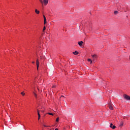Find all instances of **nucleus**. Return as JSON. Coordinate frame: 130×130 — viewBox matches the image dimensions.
<instances>
[{
    "label": "nucleus",
    "mask_w": 130,
    "mask_h": 130,
    "mask_svg": "<svg viewBox=\"0 0 130 130\" xmlns=\"http://www.w3.org/2000/svg\"><path fill=\"white\" fill-rule=\"evenodd\" d=\"M123 97L124 99H126V100H130V96L127 95V94H124Z\"/></svg>",
    "instance_id": "f257e3e1"
},
{
    "label": "nucleus",
    "mask_w": 130,
    "mask_h": 130,
    "mask_svg": "<svg viewBox=\"0 0 130 130\" xmlns=\"http://www.w3.org/2000/svg\"><path fill=\"white\" fill-rule=\"evenodd\" d=\"M36 63H37V69L38 71V69H39V60H38V59H37Z\"/></svg>",
    "instance_id": "f03ea898"
},
{
    "label": "nucleus",
    "mask_w": 130,
    "mask_h": 130,
    "mask_svg": "<svg viewBox=\"0 0 130 130\" xmlns=\"http://www.w3.org/2000/svg\"><path fill=\"white\" fill-rule=\"evenodd\" d=\"M43 4H44L45 6H47V4H48V0H43Z\"/></svg>",
    "instance_id": "7ed1b4c3"
},
{
    "label": "nucleus",
    "mask_w": 130,
    "mask_h": 130,
    "mask_svg": "<svg viewBox=\"0 0 130 130\" xmlns=\"http://www.w3.org/2000/svg\"><path fill=\"white\" fill-rule=\"evenodd\" d=\"M110 127L112 128L113 129H114V128H115L116 127V126L115 125H113V124L111 123L110 124Z\"/></svg>",
    "instance_id": "20e7f679"
},
{
    "label": "nucleus",
    "mask_w": 130,
    "mask_h": 130,
    "mask_svg": "<svg viewBox=\"0 0 130 130\" xmlns=\"http://www.w3.org/2000/svg\"><path fill=\"white\" fill-rule=\"evenodd\" d=\"M109 107L111 110H113V107H112V105H111V104H109Z\"/></svg>",
    "instance_id": "39448f33"
},
{
    "label": "nucleus",
    "mask_w": 130,
    "mask_h": 130,
    "mask_svg": "<svg viewBox=\"0 0 130 130\" xmlns=\"http://www.w3.org/2000/svg\"><path fill=\"white\" fill-rule=\"evenodd\" d=\"M83 43H84L83 41H80L78 42V45L79 46H83Z\"/></svg>",
    "instance_id": "423d86ee"
},
{
    "label": "nucleus",
    "mask_w": 130,
    "mask_h": 130,
    "mask_svg": "<svg viewBox=\"0 0 130 130\" xmlns=\"http://www.w3.org/2000/svg\"><path fill=\"white\" fill-rule=\"evenodd\" d=\"M44 17V24L45 25L46 24V17H45V16L43 15Z\"/></svg>",
    "instance_id": "0eeeda50"
},
{
    "label": "nucleus",
    "mask_w": 130,
    "mask_h": 130,
    "mask_svg": "<svg viewBox=\"0 0 130 130\" xmlns=\"http://www.w3.org/2000/svg\"><path fill=\"white\" fill-rule=\"evenodd\" d=\"M73 54H74L75 55H77V54H79V52L75 51V52H73Z\"/></svg>",
    "instance_id": "6e6552de"
},
{
    "label": "nucleus",
    "mask_w": 130,
    "mask_h": 130,
    "mask_svg": "<svg viewBox=\"0 0 130 130\" xmlns=\"http://www.w3.org/2000/svg\"><path fill=\"white\" fill-rule=\"evenodd\" d=\"M35 13L36 14H39L40 13V11H38L37 9L35 10Z\"/></svg>",
    "instance_id": "1a4fd4ad"
},
{
    "label": "nucleus",
    "mask_w": 130,
    "mask_h": 130,
    "mask_svg": "<svg viewBox=\"0 0 130 130\" xmlns=\"http://www.w3.org/2000/svg\"><path fill=\"white\" fill-rule=\"evenodd\" d=\"M92 57H93L94 58H96L97 55H96V54L92 55Z\"/></svg>",
    "instance_id": "9d476101"
},
{
    "label": "nucleus",
    "mask_w": 130,
    "mask_h": 130,
    "mask_svg": "<svg viewBox=\"0 0 130 130\" xmlns=\"http://www.w3.org/2000/svg\"><path fill=\"white\" fill-rule=\"evenodd\" d=\"M114 13L115 14V15H117V14H118V11H114Z\"/></svg>",
    "instance_id": "9b49d317"
},
{
    "label": "nucleus",
    "mask_w": 130,
    "mask_h": 130,
    "mask_svg": "<svg viewBox=\"0 0 130 130\" xmlns=\"http://www.w3.org/2000/svg\"><path fill=\"white\" fill-rule=\"evenodd\" d=\"M33 93H34V95H35L36 98H37V94L35 92H34Z\"/></svg>",
    "instance_id": "f8f14e48"
},
{
    "label": "nucleus",
    "mask_w": 130,
    "mask_h": 130,
    "mask_svg": "<svg viewBox=\"0 0 130 130\" xmlns=\"http://www.w3.org/2000/svg\"><path fill=\"white\" fill-rule=\"evenodd\" d=\"M21 94L22 95V96H25V93H24V92H21Z\"/></svg>",
    "instance_id": "ddd939ff"
},
{
    "label": "nucleus",
    "mask_w": 130,
    "mask_h": 130,
    "mask_svg": "<svg viewBox=\"0 0 130 130\" xmlns=\"http://www.w3.org/2000/svg\"><path fill=\"white\" fill-rule=\"evenodd\" d=\"M46 27L45 26H44L43 29V32H44V30H46Z\"/></svg>",
    "instance_id": "4468645a"
},
{
    "label": "nucleus",
    "mask_w": 130,
    "mask_h": 130,
    "mask_svg": "<svg viewBox=\"0 0 130 130\" xmlns=\"http://www.w3.org/2000/svg\"><path fill=\"white\" fill-rule=\"evenodd\" d=\"M88 61H90V63H92V60L91 59H88Z\"/></svg>",
    "instance_id": "2eb2a0df"
},
{
    "label": "nucleus",
    "mask_w": 130,
    "mask_h": 130,
    "mask_svg": "<svg viewBox=\"0 0 130 130\" xmlns=\"http://www.w3.org/2000/svg\"><path fill=\"white\" fill-rule=\"evenodd\" d=\"M40 114L39 113H38V119H40Z\"/></svg>",
    "instance_id": "dca6fc26"
},
{
    "label": "nucleus",
    "mask_w": 130,
    "mask_h": 130,
    "mask_svg": "<svg viewBox=\"0 0 130 130\" xmlns=\"http://www.w3.org/2000/svg\"><path fill=\"white\" fill-rule=\"evenodd\" d=\"M58 120H59V117H57V118L56 119V121L58 122Z\"/></svg>",
    "instance_id": "f3484780"
},
{
    "label": "nucleus",
    "mask_w": 130,
    "mask_h": 130,
    "mask_svg": "<svg viewBox=\"0 0 130 130\" xmlns=\"http://www.w3.org/2000/svg\"><path fill=\"white\" fill-rule=\"evenodd\" d=\"M123 125V122H121L120 124V126H122Z\"/></svg>",
    "instance_id": "a211bd4d"
},
{
    "label": "nucleus",
    "mask_w": 130,
    "mask_h": 130,
    "mask_svg": "<svg viewBox=\"0 0 130 130\" xmlns=\"http://www.w3.org/2000/svg\"><path fill=\"white\" fill-rule=\"evenodd\" d=\"M39 1H40V3H41L42 5H43V1H42V0H39Z\"/></svg>",
    "instance_id": "6ab92c4d"
},
{
    "label": "nucleus",
    "mask_w": 130,
    "mask_h": 130,
    "mask_svg": "<svg viewBox=\"0 0 130 130\" xmlns=\"http://www.w3.org/2000/svg\"><path fill=\"white\" fill-rule=\"evenodd\" d=\"M40 58L41 59H44V57L41 56Z\"/></svg>",
    "instance_id": "aec40b11"
},
{
    "label": "nucleus",
    "mask_w": 130,
    "mask_h": 130,
    "mask_svg": "<svg viewBox=\"0 0 130 130\" xmlns=\"http://www.w3.org/2000/svg\"><path fill=\"white\" fill-rule=\"evenodd\" d=\"M48 114H49V115H53L52 113H48Z\"/></svg>",
    "instance_id": "412c9836"
},
{
    "label": "nucleus",
    "mask_w": 130,
    "mask_h": 130,
    "mask_svg": "<svg viewBox=\"0 0 130 130\" xmlns=\"http://www.w3.org/2000/svg\"><path fill=\"white\" fill-rule=\"evenodd\" d=\"M44 126H45V127H48V126H46L45 125H44Z\"/></svg>",
    "instance_id": "4be33fe9"
},
{
    "label": "nucleus",
    "mask_w": 130,
    "mask_h": 130,
    "mask_svg": "<svg viewBox=\"0 0 130 130\" xmlns=\"http://www.w3.org/2000/svg\"><path fill=\"white\" fill-rule=\"evenodd\" d=\"M37 112H38V115L39 113V110H37Z\"/></svg>",
    "instance_id": "5701e85b"
},
{
    "label": "nucleus",
    "mask_w": 130,
    "mask_h": 130,
    "mask_svg": "<svg viewBox=\"0 0 130 130\" xmlns=\"http://www.w3.org/2000/svg\"><path fill=\"white\" fill-rule=\"evenodd\" d=\"M52 88H55V85L53 86Z\"/></svg>",
    "instance_id": "b1692460"
},
{
    "label": "nucleus",
    "mask_w": 130,
    "mask_h": 130,
    "mask_svg": "<svg viewBox=\"0 0 130 130\" xmlns=\"http://www.w3.org/2000/svg\"><path fill=\"white\" fill-rule=\"evenodd\" d=\"M32 63H35V62H34V61H32Z\"/></svg>",
    "instance_id": "393cba45"
},
{
    "label": "nucleus",
    "mask_w": 130,
    "mask_h": 130,
    "mask_svg": "<svg viewBox=\"0 0 130 130\" xmlns=\"http://www.w3.org/2000/svg\"><path fill=\"white\" fill-rule=\"evenodd\" d=\"M55 130H58V129H57V128H55Z\"/></svg>",
    "instance_id": "a878e982"
},
{
    "label": "nucleus",
    "mask_w": 130,
    "mask_h": 130,
    "mask_svg": "<svg viewBox=\"0 0 130 130\" xmlns=\"http://www.w3.org/2000/svg\"><path fill=\"white\" fill-rule=\"evenodd\" d=\"M61 97H63V96L62 95V96H61Z\"/></svg>",
    "instance_id": "bb28decb"
}]
</instances>
